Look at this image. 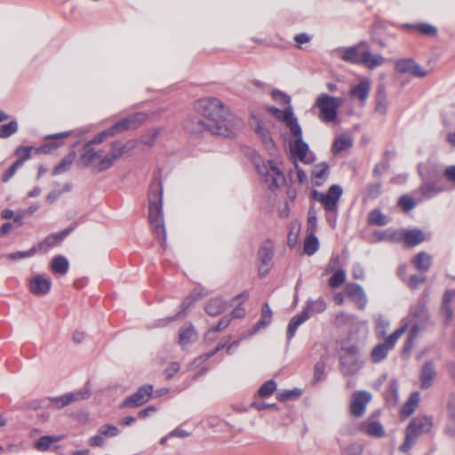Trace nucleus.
Listing matches in <instances>:
<instances>
[{
  "mask_svg": "<svg viewBox=\"0 0 455 455\" xmlns=\"http://www.w3.org/2000/svg\"><path fill=\"white\" fill-rule=\"evenodd\" d=\"M194 108L207 123H212V124L218 123L219 126L223 128V132L217 133V135L222 137H231L234 135V132L227 119L228 111L219 99L205 98L198 100L195 102Z\"/></svg>",
  "mask_w": 455,
  "mask_h": 455,
  "instance_id": "obj_1",
  "label": "nucleus"
},
{
  "mask_svg": "<svg viewBox=\"0 0 455 455\" xmlns=\"http://www.w3.org/2000/svg\"><path fill=\"white\" fill-rule=\"evenodd\" d=\"M148 221L156 238L166 240L163 214V187L159 180L152 182L148 192Z\"/></svg>",
  "mask_w": 455,
  "mask_h": 455,
  "instance_id": "obj_2",
  "label": "nucleus"
},
{
  "mask_svg": "<svg viewBox=\"0 0 455 455\" xmlns=\"http://www.w3.org/2000/svg\"><path fill=\"white\" fill-rule=\"evenodd\" d=\"M342 188L339 185H331L328 191L323 194L314 189L311 196L315 201L322 204L326 211V220L331 228H335L338 216V204L342 196Z\"/></svg>",
  "mask_w": 455,
  "mask_h": 455,
  "instance_id": "obj_3",
  "label": "nucleus"
},
{
  "mask_svg": "<svg viewBox=\"0 0 455 455\" xmlns=\"http://www.w3.org/2000/svg\"><path fill=\"white\" fill-rule=\"evenodd\" d=\"M402 323H408L413 335L420 333L432 325L433 323L423 299L411 306L409 314L402 320Z\"/></svg>",
  "mask_w": 455,
  "mask_h": 455,
  "instance_id": "obj_4",
  "label": "nucleus"
},
{
  "mask_svg": "<svg viewBox=\"0 0 455 455\" xmlns=\"http://www.w3.org/2000/svg\"><path fill=\"white\" fill-rule=\"evenodd\" d=\"M433 427V419L427 416H418L413 418L405 429V440L400 446L403 452L408 451L416 443L417 439L431 431Z\"/></svg>",
  "mask_w": 455,
  "mask_h": 455,
  "instance_id": "obj_5",
  "label": "nucleus"
},
{
  "mask_svg": "<svg viewBox=\"0 0 455 455\" xmlns=\"http://www.w3.org/2000/svg\"><path fill=\"white\" fill-rule=\"evenodd\" d=\"M340 371L345 376L354 375L363 366L357 346L343 344L339 354Z\"/></svg>",
  "mask_w": 455,
  "mask_h": 455,
  "instance_id": "obj_6",
  "label": "nucleus"
},
{
  "mask_svg": "<svg viewBox=\"0 0 455 455\" xmlns=\"http://www.w3.org/2000/svg\"><path fill=\"white\" fill-rule=\"evenodd\" d=\"M256 169L270 190L280 188L285 182L283 172L273 160L256 164Z\"/></svg>",
  "mask_w": 455,
  "mask_h": 455,
  "instance_id": "obj_7",
  "label": "nucleus"
},
{
  "mask_svg": "<svg viewBox=\"0 0 455 455\" xmlns=\"http://www.w3.org/2000/svg\"><path fill=\"white\" fill-rule=\"evenodd\" d=\"M342 99L332 97L327 93H321L314 106L320 111L319 119L323 123H332L337 119L338 109L342 104Z\"/></svg>",
  "mask_w": 455,
  "mask_h": 455,
  "instance_id": "obj_8",
  "label": "nucleus"
},
{
  "mask_svg": "<svg viewBox=\"0 0 455 455\" xmlns=\"http://www.w3.org/2000/svg\"><path fill=\"white\" fill-rule=\"evenodd\" d=\"M294 137V144L291 148V154L297 156L301 162L309 164L314 160L313 155L309 152L308 145L302 139V130L299 124H293L290 130Z\"/></svg>",
  "mask_w": 455,
  "mask_h": 455,
  "instance_id": "obj_9",
  "label": "nucleus"
},
{
  "mask_svg": "<svg viewBox=\"0 0 455 455\" xmlns=\"http://www.w3.org/2000/svg\"><path fill=\"white\" fill-rule=\"evenodd\" d=\"M132 146H128L126 144H122L120 141H115L112 143V148L109 153L101 156V158L95 164V168L99 172H103L109 169L114 163L121 158V156L129 151Z\"/></svg>",
  "mask_w": 455,
  "mask_h": 455,
  "instance_id": "obj_10",
  "label": "nucleus"
},
{
  "mask_svg": "<svg viewBox=\"0 0 455 455\" xmlns=\"http://www.w3.org/2000/svg\"><path fill=\"white\" fill-rule=\"evenodd\" d=\"M184 128L191 133H199L203 132H209L212 134L217 135V133L223 132V130L219 126L218 123H207L201 116H189L184 122Z\"/></svg>",
  "mask_w": 455,
  "mask_h": 455,
  "instance_id": "obj_11",
  "label": "nucleus"
},
{
  "mask_svg": "<svg viewBox=\"0 0 455 455\" xmlns=\"http://www.w3.org/2000/svg\"><path fill=\"white\" fill-rule=\"evenodd\" d=\"M90 396V391L88 388H84L77 392L68 393L61 396L48 398L49 405L61 409L73 402L85 400Z\"/></svg>",
  "mask_w": 455,
  "mask_h": 455,
  "instance_id": "obj_12",
  "label": "nucleus"
},
{
  "mask_svg": "<svg viewBox=\"0 0 455 455\" xmlns=\"http://www.w3.org/2000/svg\"><path fill=\"white\" fill-rule=\"evenodd\" d=\"M153 386L144 385L140 387L136 393L125 398L123 406L125 408H134L147 403L152 395Z\"/></svg>",
  "mask_w": 455,
  "mask_h": 455,
  "instance_id": "obj_13",
  "label": "nucleus"
},
{
  "mask_svg": "<svg viewBox=\"0 0 455 455\" xmlns=\"http://www.w3.org/2000/svg\"><path fill=\"white\" fill-rule=\"evenodd\" d=\"M260 265L259 267V273L261 275H267L273 266L274 245L270 241L265 242L258 252Z\"/></svg>",
  "mask_w": 455,
  "mask_h": 455,
  "instance_id": "obj_14",
  "label": "nucleus"
},
{
  "mask_svg": "<svg viewBox=\"0 0 455 455\" xmlns=\"http://www.w3.org/2000/svg\"><path fill=\"white\" fill-rule=\"evenodd\" d=\"M371 400V395L367 391H356L353 395L350 404V412L355 417H362L365 412L366 405Z\"/></svg>",
  "mask_w": 455,
  "mask_h": 455,
  "instance_id": "obj_15",
  "label": "nucleus"
},
{
  "mask_svg": "<svg viewBox=\"0 0 455 455\" xmlns=\"http://www.w3.org/2000/svg\"><path fill=\"white\" fill-rule=\"evenodd\" d=\"M395 69L401 74H410L415 77H425L427 75V71L411 59L398 60Z\"/></svg>",
  "mask_w": 455,
  "mask_h": 455,
  "instance_id": "obj_16",
  "label": "nucleus"
},
{
  "mask_svg": "<svg viewBox=\"0 0 455 455\" xmlns=\"http://www.w3.org/2000/svg\"><path fill=\"white\" fill-rule=\"evenodd\" d=\"M346 294L353 300L359 309L363 310L368 303L367 296L363 287L355 283H350L346 285Z\"/></svg>",
  "mask_w": 455,
  "mask_h": 455,
  "instance_id": "obj_17",
  "label": "nucleus"
},
{
  "mask_svg": "<svg viewBox=\"0 0 455 455\" xmlns=\"http://www.w3.org/2000/svg\"><path fill=\"white\" fill-rule=\"evenodd\" d=\"M52 286L50 277L44 275H36L29 282V289L33 294L44 295L47 294Z\"/></svg>",
  "mask_w": 455,
  "mask_h": 455,
  "instance_id": "obj_18",
  "label": "nucleus"
},
{
  "mask_svg": "<svg viewBox=\"0 0 455 455\" xmlns=\"http://www.w3.org/2000/svg\"><path fill=\"white\" fill-rule=\"evenodd\" d=\"M204 294H202L197 290H194L189 296H188L181 304V311H180L176 315L167 318V319H161L158 321V323L156 326L161 327L168 324L170 322L176 320L177 318L182 316L186 314V311L200 298H202Z\"/></svg>",
  "mask_w": 455,
  "mask_h": 455,
  "instance_id": "obj_19",
  "label": "nucleus"
},
{
  "mask_svg": "<svg viewBox=\"0 0 455 455\" xmlns=\"http://www.w3.org/2000/svg\"><path fill=\"white\" fill-rule=\"evenodd\" d=\"M435 376L436 370L435 363L433 361L425 362L419 374L420 387L422 389H427L432 387Z\"/></svg>",
  "mask_w": 455,
  "mask_h": 455,
  "instance_id": "obj_20",
  "label": "nucleus"
},
{
  "mask_svg": "<svg viewBox=\"0 0 455 455\" xmlns=\"http://www.w3.org/2000/svg\"><path fill=\"white\" fill-rule=\"evenodd\" d=\"M75 225L70 226L61 232L54 233L48 235L42 243L38 244V250L46 251L49 247H52L60 243L66 236H68L75 229Z\"/></svg>",
  "mask_w": 455,
  "mask_h": 455,
  "instance_id": "obj_21",
  "label": "nucleus"
},
{
  "mask_svg": "<svg viewBox=\"0 0 455 455\" xmlns=\"http://www.w3.org/2000/svg\"><path fill=\"white\" fill-rule=\"evenodd\" d=\"M269 111L277 119L283 121L290 130L293 127V124H299L297 118L294 116L291 106H287L284 110H281L275 107H271Z\"/></svg>",
  "mask_w": 455,
  "mask_h": 455,
  "instance_id": "obj_22",
  "label": "nucleus"
},
{
  "mask_svg": "<svg viewBox=\"0 0 455 455\" xmlns=\"http://www.w3.org/2000/svg\"><path fill=\"white\" fill-rule=\"evenodd\" d=\"M250 124L254 129L256 133L259 135L265 147L267 149L271 150L274 148V141L270 136L268 130L265 128L261 124L260 121L256 117H251Z\"/></svg>",
  "mask_w": 455,
  "mask_h": 455,
  "instance_id": "obj_23",
  "label": "nucleus"
},
{
  "mask_svg": "<svg viewBox=\"0 0 455 455\" xmlns=\"http://www.w3.org/2000/svg\"><path fill=\"white\" fill-rule=\"evenodd\" d=\"M371 92V82L369 79H363L359 84L350 90V96L357 99L362 105L365 103Z\"/></svg>",
  "mask_w": 455,
  "mask_h": 455,
  "instance_id": "obj_24",
  "label": "nucleus"
},
{
  "mask_svg": "<svg viewBox=\"0 0 455 455\" xmlns=\"http://www.w3.org/2000/svg\"><path fill=\"white\" fill-rule=\"evenodd\" d=\"M310 314H307L306 311H301V313L294 315L287 326V341L290 342L291 339L295 336L297 329L305 323L307 319H309Z\"/></svg>",
  "mask_w": 455,
  "mask_h": 455,
  "instance_id": "obj_25",
  "label": "nucleus"
},
{
  "mask_svg": "<svg viewBox=\"0 0 455 455\" xmlns=\"http://www.w3.org/2000/svg\"><path fill=\"white\" fill-rule=\"evenodd\" d=\"M362 430L368 435L380 438L385 435V429L379 421L365 420L361 426Z\"/></svg>",
  "mask_w": 455,
  "mask_h": 455,
  "instance_id": "obj_26",
  "label": "nucleus"
},
{
  "mask_svg": "<svg viewBox=\"0 0 455 455\" xmlns=\"http://www.w3.org/2000/svg\"><path fill=\"white\" fill-rule=\"evenodd\" d=\"M140 121V115L127 116L110 127L114 136L124 131L135 128Z\"/></svg>",
  "mask_w": 455,
  "mask_h": 455,
  "instance_id": "obj_27",
  "label": "nucleus"
},
{
  "mask_svg": "<svg viewBox=\"0 0 455 455\" xmlns=\"http://www.w3.org/2000/svg\"><path fill=\"white\" fill-rule=\"evenodd\" d=\"M101 151L94 149L92 147V142H87L84 144V152L81 155V158L86 163V164L95 167V164L101 158Z\"/></svg>",
  "mask_w": 455,
  "mask_h": 455,
  "instance_id": "obj_28",
  "label": "nucleus"
},
{
  "mask_svg": "<svg viewBox=\"0 0 455 455\" xmlns=\"http://www.w3.org/2000/svg\"><path fill=\"white\" fill-rule=\"evenodd\" d=\"M385 61L383 56L379 54H373L370 51L366 50L361 53V64H363L370 69L381 66Z\"/></svg>",
  "mask_w": 455,
  "mask_h": 455,
  "instance_id": "obj_29",
  "label": "nucleus"
},
{
  "mask_svg": "<svg viewBox=\"0 0 455 455\" xmlns=\"http://www.w3.org/2000/svg\"><path fill=\"white\" fill-rule=\"evenodd\" d=\"M329 176V165L325 162H322L314 166L312 172V181L316 186H321Z\"/></svg>",
  "mask_w": 455,
  "mask_h": 455,
  "instance_id": "obj_30",
  "label": "nucleus"
},
{
  "mask_svg": "<svg viewBox=\"0 0 455 455\" xmlns=\"http://www.w3.org/2000/svg\"><path fill=\"white\" fill-rule=\"evenodd\" d=\"M353 146V139L348 134H340L335 138L332 144V152L339 154Z\"/></svg>",
  "mask_w": 455,
  "mask_h": 455,
  "instance_id": "obj_31",
  "label": "nucleus"
},
{
  "mask_svg": "<svg viewBox=\"0 0 455 455\" xmlns=\"http://www.w3.org/2000/svg\"><path fill=\"white\" fill-rule=\"evenodd\" d=\"M414 267L420 272H427L432 265L431 256L425 252L420 251L412 259Z\"/></svg>",
  "mask_w": 455,
  "mask_h": 455,
  "instance_id": "obj_32",
  "label": "nucleus"
},
{
  "mask_svg": "<svg viewBox=\"0 0 455 455\" xmlns=\"http://www.w3.org/2000/svg\"><path fill=\"white\" fill-rule=\"evenodd\" d=\"M365 46H367V43L361 42L355 46L345 49L342 55V60L351 63H361V54L358 53V50L359 48Z\"/></svg>",
  "mask_w": 455,
  "mask_h": 455,
  "instance_id": "obj_33",
  "label": "nucleus"
},
{
  "mask_svg": "<svg viewBox=\"0 0 455 455\" xmlns=\"http://www.w3.org/2000/svg\"><path fill=\"white\" fill-rule=\"evenodd\" d=\"M69 268V263L66 257L58 255L52 259L51 269L55 274L66 275Z\"/></svg>",
  "mask_w": 455,
  "mask_h": 455,
  "instance_id": "obj_34",
  "label": "nucleus"
},
{
  "mask_svg": "<svg viewBox=\"0 0 455 455\" xmlns=\"http://www.w3.org/2000/svg\"><path fill=\"white\" fill-rule=\"evenodd\" d=\"M327 308L326 302L323 299H308L307 301L306 307L302 311H306L307 314H310V316L315 314H321L324 312Z\"/></svg>",
  "mask_w": 455,
  "mask_h": 455,
  "instance_id": "obj_35",
  "label": "nucleus"
},
{
  "mask_svg": "<svg viewBox=\"0 0 455 455\" xmlns=\"http://www.w3.org/2000/svg\"><path fill=\"white\" fill-rule=\"evenodd\" d=\"M227 307V305L220 298L210 299L205 305V311L208 315L215 316L221 314Z\"/></svg>",
  "mask_w": 455,
  "mask_h": 455,
  "instance_id": "obj_36",
  "label": "nucleus"
},
{
  "mask_svg": "<svg viewBox=\"0 0 455 455\" xmlns=\"http://www.w3.org/2000/svg\"><path fill=\"white\" fill-rule=\"evenodd\" d=\"M64 435H44L35 443V448L39 451H46L52 443L61 441Z\"/></svg>",
  "mask_w": 455,
  "mask_h": 455,
  "instance_id": "obj_37",
  "label": "nucleus"
},
{
  "mask_svg": "<svg viewBox=\"0 0 455 455\" xmlns=\"http://www.w3.org/2000/svg\"><path fill=\"white\" fill-rule=\"evenodd\" d=\"M447 413L449 419L453 427H451L448 426L445 428V433L451 437H455V396L451 397L448 401Z\"/></svg>",
  "mask_w": 455,
  "mask_h": 455,
  "instance_id": "obj_38",
  "label": "nucleus"
},
{
  "mask_svg": "<svg viewBox=\"0 0 455 455\" xmlns=\"http://www.w3.org/2000/svg\"><path fill=\"white\" fill-rule=\"evenodd\" d=\"M404 242L410 245L414 246L422 243L425 239L424 233L419 229L409 230L404 234Z\"/></svg>",
  "mask_w": 455,
  "mask_h": 455,
  "instance_id": "obj_39",
  "label": "nucleus"
},
{
  "mask_svg": "<svg viewBox=\"0 0 455 455\" xmlns=\"http://www.w3.org/2000/svg\"><path fill=\"white\" fill-rule=\"evenodd\" d=\"M444 188L435 183H425L420 188V192L424 199H429L443 192Z\"/></svg>",
  "mask_w": 455,
  "mask_h": 455,
  "instance_id": "obj_40",
  "label": "nucleus"
},
{
  "mask_svg": "<svg viewBox=\"0 0 455 455\" xmlns=\"http://www.w3.org/2000/svg\"><path fill=\"white\" fill-rule=\"evenodd\" d=\"M75 157H76L75 153H70V154L67 155L60 161V163L54 167V169L52 170V174L59 175V174L64 173L67 171H68L75 160Z\"/></svg>",
  "mask_w": 455,
  "mask_h": 455,
  "instance_id": "obj_41",
  "label": "nucleus"
},
{
  "mask_svg": "<svg viewBox=\"0 0 455 455\" xmlns=\"http://www.w3.org/2000/svg\"><path fill=\"white\" fill-rule=\"evenodd\" d=\"M409 329L408 323H402L401 326L391 333L385 340L384 344L391 350L401 336Z\"/></svg>",
  "mask_w": 455,
  "mask_h": 455,
  "instance_id": "obj_42",
  "label": "nucleus"
},
{
  "mask_svg": "<svg viewBox=\"0 0 455 455\" xmlns=\"http://www.w3.org/2000/svg\"><path fill=\"white\" fill-rule=\"evenodd\" d=\"M419 397H420L419 393H418V392L412 393L410 395L408 401L403 406L402 413L405 416L411 415L419 404Z\"/></svg>",
  "mask_w": 455,
  "mask_h": 455,
  "instance_id": "obj_43",
  "label": "nucleus"
},
{
  "mask_svg": "<svg viewBox=\"0 0 455 455\" xmlns=\"http://www.w3.org/2000/svg\"><path fill=\"white\" fill-rule=\"evenodd\" d=\"M319 247V242L315 234H307L304 241V252L311 256L316 252Z\"/></svg>",
  "mask_w": 455,
  "mask_h": 455,
  "instance_id": "obj_44",
  "label": "nucleus"
},
{
  "mask_svg": "<svg viewBox=\"0 0 455 455\" xmlns=\"http://www.w3.org/2000/svg\"><path fill=\"white\" fill-rule=\"evenodd\" d=\"M388 223V218L379 209H374L368 215V224L376 226H385Z\"/></svg>",
  "mask_w": 455,
  "mask_h": 455,
  "instance_id": "obj_45",
  "label": "nucleus"
},
{
  "mask_svg": "<svg viewBox=\"0 0 455 455\" xmlns=\"http://www.w3.org/2000/svg\"><path fill=\"white\" fill-rule=\"evenodd\" d=\"M196 339V333L192 326L180 330V344L185 347Z\"/></svg>",
  "mask_w": 455,
  "mask_h": 455,
  "instance_id": "obj_46",
  "label": "nucleus"
},
{
  "mask_svg": "<svg viewBox=\"0 0 455 455\" xmlns=\"http://www.w3.org/2000/svg\"><path fill=\"white\" fill-rule=\"evenodd\" d=\"M272 319V310L268 303H264L261 312V319L255 324L254 331L259 330L261 327H266Z\"/></svg>",
  "mask_w": 455,
  "mask_h": 455,
  "instance_id": "obj_47",
  "label": "nucleus"
},
{
  "mask_svg": "<svg viewBox=\"0 0 455 455\" xmlns=\"http://www.w3.org/2000/svg\"><path fill=\"white\" fill-rule=\"evenodd\" d=\"M390 349L384 343L378 344L371 351V360L379 363L384 360Z\"/></svg>",
  "mask_w": 455,
  "mask_h": 455,
  "instance_id": "obj_48",
  "label": "nucleus"
},
{
  "mask_svg": "<svg viewBox=\"0 0 455 455\" xmlns=\"http://www.w3.org/2000/svg\"><path fill=\"white\" fill-rule=\"evenodd\" d=\"M332 272L333 275L329 279V285L331 288H338L346 281V271L342 268H337Z\"/></svg>",
  "mask_w": 455,
  "mask_h": 455,
  "instance_id": "obj_49",
  "label": "nucleus"
},
{
  "mask_svg": "<svg viewBox=\"0 0 455 455\" xmlns=\"http://www.w3.org/2000/svg\"><path fill=\"white\" fill-rule=\"evenodd\" d=\"M375 111L380 115H385L387 111V100L382 89L378 91Z\"/></svg>",
  "mask_w": 455,
  "mask_h": 455,
  "instance_id": "obj_50",
  "label": "nucleus"
},
{
  "mask_svg": "<svg viewBox=\"0 0 455 455\" xmlns=\"http://www.w3.org/2000/svg\"><path fill=\"white\" fill-rule=\"evenodd\" d=\"M317 228V212L310 207L307 212V234H315Z\"/></svg>",
  "mask_w": 455,
  "mask_h": 455,
  "instance_id": "obj_51",
  "label": "nucleus"
},
{
  "mask_svg": "<svg viewBox=\"0 0 455 455\" xmlns=\"http://www.w3.org/2000/svg\"><path fill=\"white\" fill-rule=\"evenodd\" d=\"M276 387L275 381L269 379L259 387L258 394L262 398L268 397L276 390Z\"/></svg>",
  "mask_w": 455,
  "mask_h": 455,
  "instance_id": "obj_52",
  "label": "nucleus"
},
{
  "mask_svg": "<svg viewBox=\"0 0 455 455\" xmlns=\"http://www.w3.org/2000/svg\"><path fill=\"white\" fill-rule=\"evenodd\" d=\"M159 133V129H150L143 136H141L140 142L146 146L152 147L155 144V141L156 140Z\"/></svg>",
  "mask_w": 455,
  "mask_h": 455,
  "instance_id": "obj_53",
  "label": "nucleus"
},
{
  "mask_svg": "<svg viewBox=\"0 0 455 455\" xmlns=\"http://www.w3.org/2000/svg\"><path fill=\"white\" fill-rule=\"evenodd\" d=\"M415 30L427 36H435L437 35V28L428 23H416Z\"/></svg>",
  "mask_w": 455,
  "mask_h": 455,
  "instance_id": "obj_54",
  "label": "nucleus"
},
{
  "mask_svg": "<svg viewBox=\"0 0 455 455\" xmlns=\"http://www.w3.org/2000/svg\"><path fill=\"white\" fill-rule=\"evenodd\" d=\"M18 131V123L16 121H11L9 124H3L0 126V137L8 138L14 134Z\"/></svg>",
  "mask_w": 455,
  "mask_h": 455,
  "instance_id": "obj_55",
  "label": "nucleus"
},
{
  "mask_svg": "<svg viewBox=\"0 0 455 455\" xmlns=\"http://www.w3.org/2000/svg\"><path fill=\"white\" fill-rule=\"evenodd\" d=\"M99 433L101 435L114 437L119 435V429L113 425H102L99 427Z\"/></svg>",
  "mask_w": 455,
  "mask_h": 455,
  "instance_id": "obj_56",
  "label": "nucleus"
},
{
  "mask_svg": "<svg viewBox=\"0 0 455 455\" xmlns=\"http://www.w3.org/2000/svg\"><path fill=\"white\" fill-rule=\"evenodd\" d=\"M324 371H325V361L321 359L315 365L314 380L315 382L321 381L324 377Z\"/></svg>",
  "mask_w": 455,
  "mask_h": 455,
  "instance_id": "obj_57",
  "label": "nucleus"
},
{
  "mask_svg": "<svg viewBox=\"0 0 455 455\" xmlns=\"http://www.w3.org/2000/svg\"><path fill=\"white\" fill-rule=\"evenodd\" d=\"M22 166V161L21 160H16L3 174L2 176V181L7 182L16 172V171Z\"/></svg>",
  "mask_w": 455,
  "mask_h": 455,
  "instance_id": "obj_58",
  "label": "nucleus"
},
{
  "mask_svg": "<svg viewBox=\"0 0 455 455\" xmlns=\"http://www.w3.org/2000/svg\"><path fill=\"white\" fill-rule=\"evenodd\" d=\"M272 98L275 101L284 104L286 106H291V98L284 92L279 90H274L272 92Z\"/></svg>",
  "mask_w": 455,
  "mask_h": 455,
  "instance_id": "obj_59",
  "label": "nucleus"
},
{
  "mask_svg": "<svg viewBox=\"0 0 455 455\" xmlns=\"http://www.w3.org/2000/svg\"><path fill=\"white\" fill-rule=\"evenodd\" d=\"M389 326V322L386 320L381 315H379L376 318V331L380 336L386 334V331Z\"/></svg>",
  "mask_w": 455,
  "mask_h": 455,
  "instance_id": "obj_60",
  "label": "nucleus"
},
{
  "mask_svg": "<svg viewBox=\"0 0 455 455\" xmlns=\"http://www.w3.org/2000/svg\"><path fill=\"white\" fill-rule=\"evenodd\" d=\"M426 282V277L421 275H413L408 278L406 281L407 285L412 289L416 290L419 287L420 284Z\"/></svg>",
  "mask_w": 455,
  "mask_h": 455,
  "instance_id": "obj_61",
  "label": "nucleus"
},
{
  "mask_svg": "<svg viewBox=\"0 0 455 455\" xmlns=\"http://www.w3.org/2000/svg\"><path fill=\"white\" fill-rule=\"evenodd\" d=\"M37 249L33 247L28 251H17L8 255V258L12 260L20 259L33 256L36 252Z\"/></svg>",
  "mask_w": 455,
  "mask_h": 455,
  "instance_id": "obj_62",
  "label": "nucleus"
},
{
  "mask_svg": "<svg viewBox=\"0 0 455 455\" xmlns=\"http://www.w3.org/2000/svg\"><path fill=\"white\" fill-rule=\"evenodd\" d=\"M32 147H20L16 149L15 154L18 156L17 160H21L22 164L24 162L30 158Z\"/></svg>",
  "mask_w": 455,
  "mask_h": 455,
  "instance_id": "obj_63",
  "label": "nucleus"
},
{
  "mask_svg": "<svg viewBox=\"0 0 455 455\" xmlns=\"http://www.w3.org/2000/svg\"><path fill=\"white\" fill-rule=\"evenodd\" d=\"M399 204L405 212H408L414 208L415 202L409 196H402L399 199Z\"/></svg>",
  "mask_w": 455,
  "mask_h": 455,
  "instance_id": "obj_64",
  "label": "nucleus"
}]
</instances>
